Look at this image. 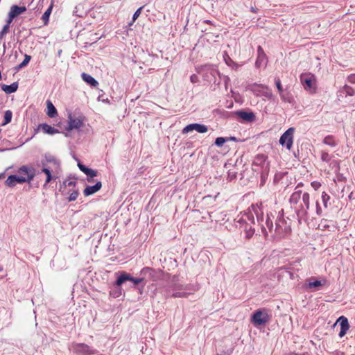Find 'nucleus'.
Here are the masks:
<instances>
[{"instance_id": "1", "label": "nucleus", "mask_w": 355, "mask_h": 355, "mask_svg": "<svg viewBox=\"0 0 355 355\" xmlns=\"http://www.w3.org/2000/svg\"><path fill=\"white\" fill-rule=\"evenodd\" d=\"M291 207L294 209L299 224L306 221L310 209V195L307 192L295 191L289 198Z\"/></svg>"}, {"instance_id": "2", "label": "nucleus", "mask_w": 355, "mask_h": 355, "mask_svg": "<svg viewBox=\"0 0 355 355\" xmlns=\"http://www.w3.org/2000/svg\"><path fill=\"white\" fill-rule=\"evenodd\" d=\"M264 207L263 203L260 202L257 204H252L251 206L247 209V212L245 215L253 225L255 224L254 217L255 216L257 222L261 227L262 233L264 234V236H266L268 235L267 229L270 232H272L273 223L270 217L269 214L267 213L266 216H264Z\"/></svg>"}, {"instance_id": "3", "label": "nucleus", "mask_w": 355, "mask_h": 355, "mask_svg": "<svg viewBox=\"0 0 355 355\" xmlns=\"http://www.w3.org/2000/svg\"><path fill=\"white\" fill-rule=\"evenodd\" d=\"M291 231L290 223L284 217V211L279 212V216L275 222V232L280 236H284Z\"/></svg>"}, {"instance_id": "4", "label": "nucleus", "mask_w": 355, "mask_h": 355, "mask_svg": "<svg viewBox=\"0 0 355 355\" xmlns=\"http://www.w3.org/2000/svg\"><path fill=\"white\" fill-rule=\"evenodd\" d=\"M197 72L202 73L205 80L211 82L216 78V76L218 74V71L213 65L205 64L198 67Z\"/></svg>"}, {"instance_id": "5", "label": "nucleus", "mask_w": 355, "mask_h": 355, "mask_svg": "<svg viewBox=\"0 0 355 355\" xmlns=\"http://www.w3.org/2000/svg\"><path fill=\"white\" fill-rule=\"evenodd\" d=\"M140 274L145 277V280L148 279L150 281H157L163 277L162 270H156L150 267H144L141 269Z\"/></svg>"}, {"instance_id": "6", "label": "nucleus", "mask_w": 355, "mask_h": 355, "mask_svg": "<svg viewBox=\"0 0 355 355\" xmlns=\"http://www.w3.org/2000/svg\"><path fill=\"white\" fill-rule=\"evenodd\" d=\"M127 281L133 282L134 285L136 286L140 283L144 282L145 281V277H142L140 278H135L132 277L130 274L127 273L126 272H121L115 282V285L116 286H121V284Z\"/></svg>"}, {"instance_id": "7", "label": "nucleus", "mask_w": 355, "mask_h": 355, "mask_svg": "<svg viewBox=\"0 0 355 355\" xmlns=\"http://www.w3.org/2000/svg\"><path fill=\"white\" fill-rule=\"evenodd\" d=\"M295 128L291 127L286 130L280 137L279 144L284 146H286L288 150H291L293 143V135Z\"/></svg>"}, {"instance_id": "8", "label": "nucleus", "mask_w": 355, "mask_h": 355, "mask_svg": "<svg viewBox=\"0 0 355 355\" xmlns=\"http://www.w3.org/2000/svg\"><path fill=\"white\" fill-rule=\"evenodd\" d=\"M269 320L270 318L266 311L258 309L252 315L251 321L254 325L259 326L266 324Z\"/></svg>"}, {"instance_id": "9", "label": "nucleus", "mask_w": 355, "mask_h": 355, "mask_svg": "<svg viewBox=\"0 0 355 355\" xmlns=\"http://www.w3.org/2000/svg\"><path fill=\"white\" fill-rule=\"evenodd\" d=\"M18 175H22L25 182L30 183L36 175V171L32 166H22L18 170Z\"/></svg>"}, {"instance_id": "10", "label": "nucleus", "mask_w": 355, "mask_h": 355, "mask_svg": "<svg viewBox=\"0 0 355 355\" xmlns=\"http://www.w3.org/2000/svg\"><path fill=\"white\" fill-rule=\"evenodd\" d=\"M173 293L170 295L171 297H187L191 292H185L184 290H190L189 286L175 284L172 288Z\"/></svg>"}, {"instance_id": "11", "label": "nucleus", "mask_w": 355, "mask_h": 355, "mask_svg": "<svg viewBox=\"0 0 355 355\" xmlns=\"http://www.w3.org/2000/svg\"><path fill=\"white\" fill-rule=\"evenodd\" d=\"M267 158V156L263 154H259L255 156L252 163L253 170L257 171V168L255 167L258 166H260L262 170H268L269 164L266 162Z\"/></svg>"}, {"instance_id": "12", "label": "nucleus", "mask_w": 355, "mask_h": 355, "mask_svg": "<svg viewBox=\"0 0 355 355\" xmlns=\"http://www.w3.org/2000/svg\"><path fill=\"white\" fill-rule=\"evenodd\" d=\"M196 130L199 133H205L208 130L207 125L200 123H191L186 125L182 132V134H187L191 131Z\"/></svg>"}, {"instance_id": "13", "label": "nucleus", "mask_w": 355, "mask_h": 355, "mask_svg": "<svg viewBox=\"0 0 355 355\" xmlns=\"http://www.w3.org/2000/svg\"><path fill=\"white\" fill-rule=\"evenodd\" d=\"M76 353L81 355L95 354L96 350L85 343H78L74 346Z\"/></svg>"}, {"instance_id": "14", "label": "nucleus", "mask_w": 355, "mask_h": 355, "mask_svg": "<svg viewBox=\"0 0 355 355\" xmlns=\"http://www.w3.org/2000/svg\"><path fill=\"white\" fill-rule=\"evenodd\" d=\"M68 119V125L65 128L67 131L79 129L83 125V121L78 118H73L71 114H69Z\"/></svg>"}, {"instance_id": "15", "label": "nucleus", "mask_w": 355, "mask_h": 355, "mask_svg": "<svg viewBox=\"0 0 355 355\" xmlns=\"http://www.w3.org/2000/svg\"><path fill=\"white\" fill-rule=\"evenodd\" d=\"M234 114L241 119V122H252L256 118L252 112H246L243 110L236 111Z\"/></svg>"}, {"instance_id": "16", "label": "nucleus", "mask_w": 355, "mask_h": 355, "mask_svg": "<svg viewBox=\"0 0 355 355\" xmlns=\"http://www.w3.org/2000/svg\"><path fill=\"white\" fill-rule=\"evenodd\" d=\"M257 58L255 62V67L257 68H261V67L266 66L267 57L266 55L261 48V46H259L257 49Z\"/></svg>"}, {"instance_id": "17", "label": "nucleus", "mask_w": 355, "mask_h": 355, "mask_svg": "<svg viewBox=\"0 0 355 355\" xmlns=\"http://www.w3.org/2000/svg\"><path fill=\"white\" fill-rule=\"evenodd\" d=\"M25 182V179L22 178V175H10L8 177L6 180V184L8 187H13L17 183L22 184Z\"/></svg>"}, {"instance_id": "18", "label": "nucleus", "mask_w": 355, "mask_h": 355, "mask_svg": "<svg viewBox=\"0 0 355 355\" xmlns=\"http://www.w3.org/2000/svg\"><path fill=\"white\" fill-rule=\"evenodd\" d=\"M338 322L340 324V331L338 335L340 338H342L346 334L347 330L349 328V324L347 318L345 316H340L336 321V323Z\"/></svg>"}, {"instance_id": "19", "label": "nucleus", "mask_w": 355, "mask_h": 355, "mask_svg": "<svg viewBox=\"0 0 355 355\" xmlns=\"http://www.w3.org/2000/svg\"><path fill=\"white\" fill-rule=\"evenodd\" d=\"M102 187V183L101 181H98L94 185L87 186L83 191V193L85 196H91L97 191H98Z\"/></svg>"}, {"instance_id": "20", "label": "nucleus", "mask_w": 355, "mask_h": 355, "mask_svg": "<svg viewBox=\"0 0 355 355\" xmlns=\"http://www.w3.org/2000/svg\"><path fill=\"white\" fill-rule=\"evenodd\" d=\"M39 128H42V131L45 134H48V135H53L60 132L59 130L48 125L47 123H41L39 125Z\"/></svg>"}, {"instance_id": "21", "label": "nucleus", "mask_w": 355, "mask_h": 355, "mask_svg": "<svg viewBox=\"0 0 355 355\" xmlns=\"http://www.w3.org/2000/svg\"><path fill=\"white\" fill-rule=\"evenodd\" d=\"M26 10V8L25 6H18L17 5H13L10 7V13L15 18L18 15L22 14Z\"/></svg>"}, {"instance_id": "22", "label": "nucleus", "mask_w": 355, "mask_h": 355, "mask_svg": "<svg viewBox=\"0 0 355 355\" xmlns=\"http://www.w3.org/2000/svg\"><path fill=\"white\" fill-rule=\"evenodd\" d=\"M18 89V83L15 82L11 85H7L5 84L1 85V89L6 94H12L15 92Z\"/></svg>"}, {"instance_id": "23", "label": "nucleus", "mask_w": 355, "mask_h": 355, "mask_svg": "<svg viewBox=\"0 0 355 355\" xmlns=\"http://www.w3.org/2000/svg\"><path fill=\"white\" fill-rule=\"evenodd\" d=\"M81 77L85 82L88 83L92 87H95L98 85V81L95 78H94L92 76H90L89 74H87L86 73H83L81 74Z\"/></svg>"}, {"instance_id": "24", "label": "nucleus", "mask_w": 355, "mask_h": 355, "mask_svg": "<svg viewBox=\"0 0 355 355\" xmlns=\"http://www.w3.org/2000/svg\"><path fill=\"white\" fill-rule=\"evenodd\" d=\"M46 163H53L57 167L60 166V162L56 159V158L54 156H53L50 154L45 155L44 160L42 161V165L44 167H45Z\"/></svg>"}, {"instance_id": "25", "label": "nucleus", "mask_w": 355, "mask_h": 355, "mask_svg": "<svg viewBox=\"0 0 355 355\" xmlns=\"http://www.w3.org/2000/svg\"><path fill=\"white\" fill-rule=\"evenodd\" d=\"M281 99L286 103H292L293 101V96L290 91L288 90V89H284L282 93L279 94Z\"/></svg>"}, {"instance_id": "26", "label": "nucleus", "mask_w": 355, "mask_h": 355, "mask_svg": "<svg viewBox=\"0 0 355 355\" xmlns=\"http://www.w3.org/2000/svg\"><path fill=\"white\" fill-rule=\"evenodd\" d=\"M46 105H47V115L50 118L55 117L57 114V110L53 105V104L50 101H46Z\"/></svg>"}, {"instance_id": "27", "label": "nucleus", "mask_w": 355, "mask_h": 355, "mask_svg": "<svg viewBox=\"0 0 355 355\" xmlns=\"http://www.w3.org/2000/svg\"><path fill=\"white\" fill-rule=\"evenodd\" d=\"M301 80L303 84L304 88L306 90L311 91L313 89V80L311 77H301Z\"/></svg>"}, {"instance_id": "28", "label": "nucleus", "mask_w": 355, "mask_h": 355, "mask_svg": "<svg viewBox=\"0 0 355 355\" xmlns=\"http://www.w3.org/2000/svg\"><path fill=\"white\" fill-rule=\"evenodd\" d=\"M246 212H247V210L244 212V214L242 215L241 217L235 219V222L236 223V226L237 227H239V228H241L243 226V225L246 224L248 222H250L248 219L247 216L245 215Z\"/></svg>"}, {"instance_id": "29", "label": "nucleus", "mask_w": 355, "mask_h": 355, "mask_svg": "<svg viewBox=\"0 0 355 355\" xmlns=\"http://www.w3.org/2000/svg\"><path fill=\"white\" fill-rule=\"evenodd\" d=\"M42 173H44L46 174V180H45V183L44 184V188H46L47 184L52 180L53 179V176L51 175V171L49 168H46V167H44L42 169Z\"/></svg>"}, {"instance_id": "30", "label": "nucleus", "mask_w": 355, "mask_h": 355, "mask_svg": "<svg viewBox=\"0 0 355 355\" xmlns=\"http://www.w3.org/2000/svg\"><path fill=\"white\" fill-rule=\"evenodd\" d=\"M323 143L326 145L330 146L331 147H335L338 144L332 135L325 137L323 139Z\"/></svg>"}, {"instance_id": "31", "label": "nucleus", "mask_w": 355, "mask_h": 355, "mask_svg": "<svg viewBox=\"0 0 355 355\" xmlns=\"http://www.w3.org/2000/svg\"><path fill=\"white\" fill-rule=\"evenodd\" d=\"M69 178L63 181L62 184H60L59 191L62 193V195H67L69 193V191H67V187H68Z\"/></svg>"}, {"instance_id": "32", "label": "nucleus", "mask_w": 355, "mask_h": 355, "mask_svg": "<svg viewBox=\"0 0 355 355\" xmlns=\"http://www.w3.org/2000/svg\"><path fill=\"white\" fill-rule=\"evenodd\" d=\"M12 112L10 110H6L4 114L3 123L2 125H5L11 121Z\"/></svg>"}, {"instance_id": "33", "label": "nucleus", "mask_w": 355, "mask_h": 355, "mask_svg": "<svg viewBox=\"0 0 355 355\" xmlns=\"http://www.w3.org/2000/svg\"><path fill=\"white\" fill-rule=\"evenodd\" d=\"M97 173H98L97 171L89 168L85 174H86L89 177L87 178V181L89 182H91L93 181L92 178L94 177H96L97 175Z\"/></svg>"}, {"instance_id": "34", "label": "nucleus", "mask_w": 355, "mask_h": 355, "mask_svg": "<svg viewBox=\"0 0 355 355\" xmlns=\"http://www.w3.org/2000/svg\"><path fill=\"white\" fill-rule=\"evenodd\" d=\"M324 284L322 283L320 280H315L313 282H309V284L307 285V288L311 289V288H316L319 286H322Z\"/></svg>"}, {"instance_id": "35", "label": "nucleus", "mask_w": 355, "mask_h": 355, "mask_svg": "<svg viewBox=\"0 0 355 355\" xmlns=\"http://www.w3.org/2000/svg\"><path fill=\"white\" fill-rule=\"evenodd\" d=\"M31 55H25L24 60L16 67L17 70L26 67L31 60Z\"/></svg>"}, {"instance_id": "36", "label": "nucleus", "mask_w": 355, "mask_h": 355, "mask_svg": "<svg viewBox=\"0 0 355 355\" xmlns=\"http://www.w3.org/2000/svg\"><path fill=\"white\" fill-rule=\"evenodd\" d=\"M51 10H52V6H49V8L44 12V13L43 14V15L42 17V19L43 20V21L44 22L45 24H46V23L49 21V16L51 13Z\"/></svg>"}, {"instance_id": "37", "label": "nucleus", "mask_w": 355, "mask_h": 355, "mask_svg": "<svg viewBox=\"0 0 355 355\" xmlns=\"http://www.w3.org/2000/svg\"><path fill=\"white\" fill-rule=\"evenodd\" d=\"M321 198H322V201L324 208H327L328 207V202L330 200L329 195H328L326 192L324 191L322 193Z\"/></svg>"}, {"instance_id": "38", "label": "nucleus", "mask_w": 355, "mask_h": 355, "mask_svg": "<svg viewBox=\"0 0 355 355\" xmlns=\"http://www.w3.org/2000/svg\"><path fill=\"white\" fill-rule=\"evenodd\" d=\"M78 195H79L78 189H73L72 191V192L69 194V196L68 198V201L69 202L75 201L77 199Z\"/></svg>"}, {"instance_id": "39", "label": "nucleus", "mask_w": 355, "mask_h": 355, "mask_svg": "<svg viewBox=\"0 0 355 355\" xmlns=\"http://www.w3.org/2000/svg\"><path fill=\"white\" fill-rule=\"evenodd\" d=\"M227 141H228V139H227V137H217L214 144L218 147H221Z\"/></svg>"}, {"instance_id": "40", "label": "nucleus", "mask_w": 355, "mask_h": 355, "mask_svg": "<svg viewBox=\"0 0 355 355\" xmlns=\"http://www.w3.org/2000/svg\"><path fill=\"white\" fill-rule=\"evenodd\" d=\"M255 232L254 228H253L252 226L249 227L248 230H246L245 232V237L248 239L252 237Z\"/></svg>"}, {"instance_id": "41", "label": "nucleus", "mask_w": 355, "mask_h": 355, "mask_svg": "<svg viewBox=\"0 0 355 355\" xmlns=\"http://www.w3.org/2000/svg\"><path fill=\"white\" fill-rule=\"evenodd\" d=\"M331 159V157L327 152L322 151L321 153V159L324 162H329Z\"/></svg>"}, {"instance_id": "42", "label": "nucleus", "mask_w": 355, "mask_h": 355, "mask_svg": "<svg viewBox=\"0 0 355 355\" xmlns=\"http://www.w3.org/2000/svg\"><path fill=\"white\" fill-rule=\"evenodd\" d=\"M237 171L235 170H229L227 172V180L232 181L236 178Z\"/></svg>"}, {"instance_id": "43", "label": "nucleus", "mask_w": 355, "mask_h": 355, "mask_svg": "<svg viewBox=\"0 0 355 355\" xmlns=\"http://www.w3.org/2000/svg\"><path fill=\"white\" fill-rule=\"evenodd\" d=\"M269 168L268 170H262L261 173V184H264L266 179L268 178Z\"/></svg>"}, {"instance_id": "44", "label": "nucleus", "mask_w": 355, "mask_h": 355, "mask_svg": "<svg viewBox=\"0 0 355 355\" xmlns=\"http://www.w3.org/2000/svg\"><path fill=\"white\" fill-rule=\"evenodd\" d=\"M316 216H321L322 215V209L320 205L318 200L315 201V212Z\"/></svg>"}, {"instance_id": "45", "label": "nucleus", "mask_w": 355, "mask_h": 355, "mask_svg": "<svg viewBox=\"0 0 355 355\" xmlns=\"http://www.w3.org/2000/svg\"><path fill=\"white\" fill-rule=\"evenodd\" d=\"M344 90H345L346 94L348 95V96H352L354 95L355 91L350 86L345 85L344 86Z\"/></svg>"}, {"instance_id": "46", "label": "nucleus", "mask_w": 355, "mask_h": 355, "mask_svg": "<svg viewBox=\"0 0 355 355\" xmlns=\"http://www.w3.org/2000/svg\"><path fill=\"white\" fill-rule=\"evenodd\" d=\"M223 58H224V60L226 62V64L229 66H232V64H234L235 65H236L234 62L233 60L229 57L228 54L227 53L226 51L224 52L223 53Z\"/></svg>"}, {"instance_id": "47", "label": "nucleus", "mask_w": 355, "mask_h": 355, "mask_svg": "<svg viewBox=\"0 0 355 355\" xmlns=\"http://www.w3.org/2000/svg\"><path fill=\"white\" fill-rule=\"evenodd\" d=\"M67 184H68L69 187H73V188L76 187V186L77 184L76 178L69 177V182H68Z\"/></svg>"}, {"instance_id": "48", "label": "nucleus", "mask_w": 355, "mask_h": 355, "mask_svg": "<svg viewBox=\"0 0 355 355\" xmlns=\"http://www.w3.org/2000/svg\"><path fill=\"white\" fill-rule=\"evenodd\" d=\"M275 85H276V87L277 88L279 93V94L282 93V92L284 90V89L282 87L280 79L278 78H276L275 79Z\"/></svg>"}, {"instance_id": "49", "label": "nucleus", "mask_w": 355, "mask_h": 355, "mask_svg": "<svg viewBox=\"0 0 355 355\" xmlns=\"http://www.w3.org/2000/svg\"><path fill=\"white\" fill-rule=\"evenodd\" d=\"M110 295H112L114 297H118L121 295V288L120 286H117L116 291H112L110 292Z\"/></svg>"}, {"instance_id": "50", "label": "nucleus", "mask_w": 355, "mask_h": 355, "mask_svg": "<svg viewBox=\"0 0 355 355\" xmlns=\"http://www.w3.org/2000/svg\"><path fill=\"white\" fill-rule=\"evenodd\" d=\"M143 9V6L139 8L135 12V13L133 14V17H132V20L133 21H135L138 17L141 14V12Z\"/></svg>"}, {"instance_id": "51", "label": "nucleus", "mask_w": 355, "mask_h": 355, "mask_svg": "<svg viewBox=\"0 0 355 355\" xmlns=\"http://www.w3.org/2000/svg\"><path fill=\"white\" fill-rule=\"evenodd\" d=\"M78 166L79 169L84 173H85L89 168L88 167H87L86 166H85L84 164L80 163V162L78 163Z\"/></svg>"}, {"instance_id": "52", "label": "nucleus", "mask_w": 355, "mask_h": 355, "mask_svg": "<svg viewBox=\"0 0 355 355\" xmlns=\"http://www.w3.org/2000/svg\"><path fill=\"white\" fill-rule=\"evenodd\" d=\"M311 186L315 190H318L320 187L321 184L319 182L314 181L311 182Z\"/></svg>"}, {"instance_id": "53", "label": "nucleus", "mask_w": 355, "mask_h": 355, "mask_svg": "<svg viewBox=\"0 0 355 355\" xmlns=\"http://www.w3.org/2000/svg\"><path fill=\"white\" fill-rule=\"evenodd\" d=\"M14 19H15V17L9 12L8 15V18L6 19V24H8L10 26Z\"/></svg>"}, {"instance_id": "54", "label": "nucleus", "mask_w": 355, "mask_h": 355, "mask_svg": "<svg viewBox=\"0 0 355 355\" xmlns=\"http://www.w3.org/2000/svg\"><path fill=\"white\" fill-rule=\"evenodd\" d=\"M190 80L193 83H196L199 81L198 77L196 74H193L190 76Z\"/></svg>"}, {"instance_id": "55", "label": "nucleus", "mask_w": 355, "mask_h": 355, "mask_svg": "<svg viewBox=\"0 0 355 355\" xmlns=\"http://www.w3.org/2000/svg\"><path fill=\"white\" fill-rule=\"evenodd\" d=\"M347 80L351 83H355V73H352L348 76Z\"/></svg>"}, {"instance_id": "56", "label": "nucleus", "mask_w": 355, "mask_h": 355, "mask_svg": "<svg viewBox=\"0 0 355 355\" xmlns=\"http://www.w3.org/2000/svg\"><path fill=\"white\" fill-rule=\"evenodd\" d=\"M9 28H10V26L8 24H5L1 30V32L6 34L8 32Z\"/></svg>"}, {"instance_id": "57", "label": "nucleus", "mask_w": 355, "mask_h": 355, "mask_svg": "<svg viewBox=\"0 0 355 355\" xmlns=\"http://www.w3.org/2000/svg\"><path fill=\"white\" fill-rule=\"evenodd\" d=\"M252 223H247L246 224L243 225V226L241 228L243 229L244 232H245L246 230L249 229L250 226H252Z\"/></svg>"}, {"instance_id": "58", "label": "nucleus", "mask_w": 355, "mask_h": 355, "mask_svg": "<svg viewBox=\"0 0 355 355\" xmlns=\"http://www.w3.org/2000/svg\"><path fill=\"white\" fill-rule=\"evenodd\" d=\"M227 139H228V141H240L241 140L237 139L236 137H227Z\"/></svg>"}, {"instance_id": "59", "label": "nucleus", "mask_w": 355, "mask_h": 355, "mask_svg": "<svg viewBox=\"0 0 355 355\" xmlns=\"http://www.w3.org/2000/svg\"><path fill=\"white\" fill-rule=\"evenodd\" d=\"M6 34L3 33V32H0V43L1 42V40L3 39V37H4Z\"/></svg>"}, {"instance_id": "60", "label": "nucleus", "mask_w": 355, "mask_h": 355, "mask_svg": "<svg viewBox=\"0 0 355 355\" xmlns=\"http://www.w3.org/2000/svg\"><path fill=\"white\" fill-rule=\"evenodd\" d=\"M302 186V183H299L297 187H295V191H300L298 189Z\"/></svg>"}, {"instance_id": "61", "label": "nucleus", "mask_w": 355, "mask_h": 355, "mask_svg": "<svg viewBox=\"0 0 355 355\" xmlns=\"http://www.w3.org/2000/svg\"><path fill=\"white\" fill-rule=\"evenodd\" d=\"M252 87H261V88H265V87L263 85L254 84V85H252Z\"/></svg>"}, {"instance_id": "62", "label": "nucleus", "mask_w": 355, "mask_h": 355, "mask_svg": "<svg viewBox=\"0 0 355 355\" xmlns=\"http://www.w3.org/2000/svg\"><path fill=\"white\" fill-rule=\"evenodd\" d=\"M265 96H267V97L272 96V93L271 92H266Z\"/></svg>"}, {"instance_id": "63", "label": "nucleus", "mask_w": 355, "mask_h": 355, "mask_svg": "<svg viewBox=\"0 0 355 355\" xmlns=\"http://www.w3.org/2000/svg\"><path fill=\"white\" fill-rule=\"evenodd\" d=\"M61 53H62V50L61 49L58 50V57H60Z\"/></svg>"}, {"instance_id": "64", "label": "nucleus", "mask_w": 355, "mask_h": 355, "mask_svg": "<svg viewBox=\"0 0 355 355\" xmlns=\"http://www.w3.org/2000/svg\"><path fill=\"white\" fill-rule=\"evenodd\" d=\"M251 10L253 12H257V9L254 8L253 7L251 8Z\"/></svg>"}]
</instances>
